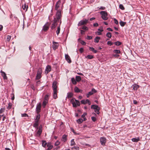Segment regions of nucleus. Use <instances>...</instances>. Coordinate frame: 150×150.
<instances>
[{
    "instance_id": "1",
    "label": "nucleus",
    "mask_w": 150,
    "mask_h": 150,
    "mask_svg": "<svg viewBox=\"0 0 150 150\" xmlns=\"http://www.w3.org/2000/svg\"><path fill=\"white\" fill-rule=\"evenodd\" d=\"M71 103L72 104L73 106L74 107H77L80 105L79 101L73 98L71 99L70 100Z\"/></svg>"
},
{
    "instance_id": "2",
    "label": "nucleus",
    "mask_w": 150,
    "mask_h": 150,
    "mask_svg": "<svg viewBox=\"0 0 150 150\" xmlns=\"http://www.w3.org/2000/svg\"><path fill=\"white\" fill-rule=\"evenodd\" d=\"M61 17L62 15L61 11L60 10H57V11L56 14V17L54 18H55L56 20L58 21H59L60 20H61ZM61 23V21H60V25Z\"/></svg>"
},
{
    "instance_id": "3",
    "label": "nucleus",
    "mask_w": 150,
    "mask_h": 150,
    "mask_svg": "<svg viewBox=\"0 0 150 150\" xmlns=\"http://www.w3.org/2000/svg\"><path fill=\"white\" fill-rule=\"evenodd\" d=\"M100 14L101 15V18L104 20H107L108 18L107 17L108 13L105 11H101L100 12Z\"/></svg>"
},
{
    "instance_id": "4",
    "label": "nucleus",
    "mask_w": 150,
    "mask_h": 150,
    "mask_svg": "<svg viewBox=\"0 0 150 150\" xmlns=\"http://www.w3.org/2000/svg\"><path fill=\"white\" fill-rule=\"evenodd\" d=\"M88 22V20L85 19L84 20H81L80 21L78 24V26H80L86 24Z\"/></svg>"
},
{
    "instance_id": "5",
    "label": "nucleus",
    "mask_w": 150,
    "mask_h": 150,
    "mask_svg": "<svg viewBox=\"0 0 150 150\" xmlns=\"http://www.w3.org/2000/svg\"><path fill=\"white\" fill-rule=\"evenodd\" d=\"M59 21L56 20L55 18H54L53 22L51 26V28L52 29V30L56 27L57 24V22H58Z\"/></svg>"
},
{
    "instance_id": "6",
    "label": "nucleus",
    "mask_w": 150,
    "mask_h": 150,
    "mask_svg": "<svg viewBox=\"0 0 150 150\" xmlns=\"http://www.w3.org/2000/svg\"><path fill=\"white\" fill-rule=\"evenodd\" d=\"M96 92V91L94 88L92 89L91 91L89 92L87 94V97L88 98L90 96L93 95L94 93Z\"/></svg>"
},
{
    "instance_id": "7",
    "label": "nucleus",
    "mask_w": 150,
    "mask_h": 150,
    "mask_svg": "<svg viewBox=\"0 0 150 150\" xmlns=\"http://www.w3.org/2000/svg\"><path fill=\"white\" fill-rule=\"evenodd\" d=\"M101 144L103 145H104L106 142V139L104 137H101L100 139Z\"/></svg>"
},
{
    "instance_id": "8",
    "label": "nucleus",
    "mask_w": 150,
    "mask_h": 150,
    "mask_svg": "<svg viewBox=\"0 0 150 150\" xmlns=\"http://www.w3.org/2000/svg\"><path fill=\"white\" fill-rule=\"evenodd\" d=\"M50 24H48V23H47L46 24L43 26L42 30L45 31L47 30L49 28Z\"/></svg>"
},
{
    "instance_id": "9",
    "label": "nucleus",
    "mask_w": 150,
    "mask_h": 150,
    "mask_svg": "<svg viewBox=\"0 0 150 150\" xmlns=\"http://www.w3.org/2000/svg\"><path fill=\"white\" fill-rule=\"evenodd\" d=\"M41 108V104L40 103H38L37 105L36 110L37 113H39L40 112Z\"/></svg>"
},
{
    "instance_id": "10",
    "label": "nucleus",
    "mask_w": 150,
    "mask_h": 150,
    "mask_svg": "<svg viewBox=\"0 0 150 150\" xmlns=\"http://www.w3.org/2000/svg\"><path fill=\"white\" fill-rule=\"evenodd\" d=\"M52 48L54 50H55L57 49L59 46L58 42H53Z\"/></svg>"
},
{
    "instance_id": "11",
    "label": "nucleus",
    "mask_w": 150,
    "mask_h": 150,
    "mask_svg": "<svg viewBox=\"0 0 150 150\" xmlns=\"http://www.w3.org/2000/svg\"><path fill=\"white\" fill-rule=\"evenodd\" d=\"M51 70V68L50 66L48 65L47 66L46 68L45 69V74H47L49 72H50Z\"/></svg>"
},
{
    "instance_id": "12",
    "label": "nucleus",
    "mask_w": 150,
    "mask_h": 150,
    "mask_svg": "<svg viewBox=\"0 0 150 150\" xmlns=\"http://www.w3.org/2000/svg\"><path fill=\"white\" fill-rule=\"evenodd\" d=\"M57 82L56 81H54L53 82L52 87L53 91H57Z\"/></svg>"
},
{
    "instance_id": "13",
    "label": "nucleus",
    "mask_w": 150,
    "mask_h": 150,
    "mask_svg": "<svg viewBox=\"0 0 150 150\" xmlns=\"http://www.w3.org/2000/svg\"><path fill=\"white\" fill-rule=\"evenodd\" d=\"M65 58L66 60L69 63H71V62L69 56L68 54H65Z\"/></svg>"
},
{
    "instance_id": "14",
    "label": "nucleus",
    "mask_w": 150,
    "mask_h": 150,
    "mask_svg": "<svg viewBox=\"0 0 150 150\" xmlns=\"http://www.w3.org/2000/svg\"><path fill=\"white\" fill-rule=\"evenodd\" d=\"M61 3L60 0H59L56 3L55 5V9L56 10H58V9Z\"/></svg>"
},
{
    "instance_id": "15",
    "label": "nucleus",
    "mask_w": 150,
    "mask_h": 150,
    "mask_svg": "<svg viewBox=\"0 0 150 150\" xmlns=\"http://www.w3.org/2000/svg\"><path fill=\"white\" fill-rule=\"evenodd\" d=\"M74 90L75 92L76 93H81L83 91L82 90L79 89L77 86L74 87Z\"/></svg>"
},
{
    "instance_id": "16",
    "label": "nucleus",
    "mask_w": 150,
    "mask_h": 150,
    "mask_svg": "<svg viewBox=\"0 0 150 150\" xmlns=\"http://www.w3.org/2000/svg\"><path fill=\"white\" fill-rule=\"evenodd\" d=\"M0 72L1 73V75L3 77V78L4 79H7V77L6 76V74L2 70H1L0 71Z\"/></svg>"
},
{
    "instance_id": "17",
    "label": "nucleus",
    "mask_w": 150,
    "mask_h": 150,
    "mask_svg": "<svg viewBox=\"0 0 150 150\" xmlns=\"http://www.w3.org/2000/svg\"><path fill=\"white\" fill-rule=\"evenodd\" d=\"M132 87H133V88L134 90H136L139 87V86L134 84L132 85Z\"/></svg>"
},
{
    "instance_id": "18",
    "label": "nucleus",
    "mask_w": 150,
    "mask_h": 150,
    "mask_svg": "<svg viewBox=\"0 0 150 150\" xmlns=\"http://www.w3.org/2000/svg\"><path fill=\"white\" fill-rule=\"evenodd\" d=\"M47 146L48 147V148L47 149L48 150H50L53 147V145H52L51 144V143L50 142L48 143L47 144Z\"/></svg>"
},
{
    "instance_id": "19",
    "label": "nucleus",
    "mask_w": 150,
    "mask_h": 150,
    "mask_svg": "<svg viewBox=\"0 0 150 150\" xmlns=\"http://www.w3.org/2000/svg\"><path fill=\"white\" fill-rule=\"evenodd\" d=\"M42 132V129H39L38 131L37 132L36 134V136L38 137L40 136Z\"/></svg>"
},
{
    "instance_id": "20",
    "label": "nucleus",
    "mask_w": 150,
    "mask_h": 150,
    "mask_svg": "<svg viewBox=\"0 0 150 150\" xmlns=\"http://www.w3.org/2000/svg\"><path fill=\"white\" fill-rule=\"evenodd\" d=\"M41 142L42 144V146L44 147H45L47 144L46 141L45 140H42L41 141Z\"/></svg>"
},
{
    "instance_id": "21",
    "label": "nucleus",
    "mask_w": 150,
    "mask_h": 150,
    "mask_svg": "<svg viewBox=\"0 0 150 150\" xmlns=\"http://www.w3.org/2000/svg\"><path fill=\"white\" fill-rule=\"evenodd\" d=\"M73 95L72 93L71 92H69L67 93V98H70L73 96Z\"/></svg>"
},
{
    "instance_id": "22",
    "label": "nucleus",
    "mask_w": 150,
    "mask_h": 150,
    "mask_svg": "<svg viewBox=\"0 0 150 150\" xmlns=\"http://www.w3.org/2000/svg\"><path fill=\"white\" fill-rule=\"evenodd\" d=\"M91 108L92 109H93L95 110L100 108L98 106V105H92L91 106Z\"/></svg>"
},
{
    "instance_id": "23",
    "label": "nucleus",
    "mask_w": 150,
    "mask_h": 150,
    "mask_svg": "<svg viewBox=\"0 0 150 150\" xmlns=\"http://www.w3.org/2000/svg\"><path fill=\"white\" fill-rule=\"evenodd\" d=\"M53 91V98L54 99L57 98V91Z\"/></svg>"
},
{
    "instance_id": "24",
    "label": "nucleus",
    "mask_w": 150,
    "mask_h": 150,
    "mask_svg": "<svg viewBox=\"0 0 150 150\" xmlns=\"http://www.w3.org/2000/svg\"><path fill=\"white\" fill-rule=\"evenodd\" d=\"M22 8L23 10H25V11H26L27 10L28 8V6L25 3L23 6Z\"/></svg>"
},
{
    "instance_id": "25",
    "label": "nucleus",
    "mask_w": 150,
    "mask_h": 150,
    "mask_svg": "<svg viewBox=\"0 0 150 150\" xmlns=\"http://www.w3.org/2000/svg\"><path fill=\"white\" fill-rule=\"evenodd\" d=\"M38 122H35V123H34L33 125V126L34 127H35V128L38 129Z\"/></svg>"
},
{
    "instance_id": "26",
    "label": "nucleus",
    "mask_w": 150,
    "mask_h": 150,
    "mask_svg": "<svg viewBox=\"0 0 150 150\" xmlns=\"http://www.w3.org/2000/svg\"><path fill=\"white\" fill-rule=\"evenodd\" d=\"M40 117V115L38 114L37 115L36 118L35 120V122H38Z\"/></svg>"
},
{
    "instance_id": "27",
    "label": "nucleus",
    "mask_w": 150,
    "mask_h": 150,
    "mask_svg": "<svg viewBox=\"0 0 150 150\" xmlns=\"http://www.w3.org/2000/svg\"><path fill=\"white\" fill-rule=\"evenodd\" d=\"M62 141L64 142L66 141L67 140V135L65 134H64L62 137Z\"/></svg>"
},
{
    "instance_id": "28",
    "label": "nucleus",
    "mask_w": 150,
    "mask_h": 150,
    "mask_svg": "<svg viewBox=\"0 0 150 150\" xmlns=\"http://www.w3.org/2000/svg\"><path fill=\"white\" fill-rule=\"evenodd\" d=\"M100 39V38L99 37H96L94 39V42L97 43H98Z\"/></svg>"
},
{
    "instance_id": "29",
    "label": "nucleus",
    "mask_w": 150,
    "mask_h": 150,
    "mask_svg": "<svg viewBox=\"0 0 150 150\" xmlns=\"http://www.w3.org/2000/svg\"><path fill=\"white\" fill-rule=\"evenodd\" d=\"M89 50H90L93 52L95 53H96L97 52V51L96 50H95L94 49L93 47H89Z\"/></svg>"
},
{
    "instance_id": "30",
    "label": "nucleus",
    "mask_w": 150,
    "mask_h": 150,
    "mask_svg": "<svg viewBox=\"0 0 150 150\" xmlns=\"http://www.w3.org/2000/svg\"><path fill=\"white\" fill-rule=\"evenodd\" d=\"M76 80L77 82H79L81 80V76H76Z\"/></svg>"
},
{
    "instance_id": "31",
    "label": "nucleus",
    "mask_w": 150,
    "mask_h": 150,
    "mask_svg": "<svg viewBox=\"0 0 150 150\" xmlns=\"http://www.w3.org/2000/svg\"><path fill=\"white\" fill-rule=\"evenodd\" d=\"M41 74H37V75L35 79L36 80H39L41 77Z\"/></svg>"
},
{
    "instance_id": "32",
    "label": "nucleus",
    "mask_w": 150,
    "mask_h": 150,
    "mask_svg": "<svg viewBox=\"0 0 150 150\" xmlns=\"http://www.w3.org/2000/svg\"><path fill=\"white\" fill-rule=\"evenodd\" d=\"M132 140L133 142H137L139 140V138H133L132 139Z\"/></svg>"
},
{
    "instance_id": "33",
    "label": "nucleus",
    "mask_w": 150,
    "mask_h": 150,
    "mask_svg": "<svg viewBox=\"0 0 150 150\" xmlns=\"http://www.w3.org/2000/svg\"><path fill=\"white\" fill-rule=\"evenodd\" d=\"M86 58L89 59H92L94 58V56L92 55H88L86 57Z\"/></svg>"
},
{
    "instance_id": "34",
    "label": "nucleus",
    "mask_w": 150,
    "mask_h": 150,
    "mask_svg": "<svg viewBox=\"0 0 150 150\" xmlns=\"http://www.w3.org/2000/svg\"><path fill=\"white\" fill-rule=\"evenodd\" d=\"M71 81L73 84H76V81L74 78H71Z\"/></svg>"
},
{
    "instance_id": "35",
    "label": "nucleus",
    "mask_w": 150,
    "mask_h": 150,
    "mask_svg": "<svg viewBox=\"0 0 150 150\" xmlns=\"http://www.w3.org/2000/svg\"><path fill=\"white\" fill-rule=\"evenodd\" d=\"M60 25L58 27L57 29V30L56 31V33L57 35H58L60 33Z\"/></svg>"
},
{
    "instance_id": "36",
    "label": "nucleus",
    "mask_w": 150,
    "mask_h": 150,
    "mask_svg": "<svg viewBox=\"0 0 150 150\" xmlns=\"http://www.w3.org/2000/svg\"><path fill=\"white\" fill-rule=\"evenodd\" d=\"M83 121V120L81 118H80L77 120V122L79 124L81 123Z\"/></svg>"
},
{
    "instance_id": "37",
    "label": "nucleus",
    "mask_w": 150,
    "mask_h": 150,
    "mask_svg": "<svg viewBox=\"0 0 150 150\" xmlns=\"http://www.w3.org/2000/svg\"><path fill=\"white\" fill-rule=\"evenodd\" d=\"M126 22H123L122 21H121L120 22V25L122 27L124 26L126 24Z\"/></svg>"
},
{
    "instance_id": "38",
    "label": "nucleus",
    "mask_w": 150,
    "mask_h": 150,
    "mask_svg": "<svg viewBox=\"0 0 150 150\" xmlns=\"http://www.w3.org/2000/svg\"><path fill=\"white\" fill-rule=\"evenodd\" d=\"M12 103H11L10 102L8 104V106L7 108V109H8V110H9V109H10L11 108V107H12Z\"/></svg>"
},
{
    "instance_id": "39",
    "label": "nucleus",
    "mask_w": 150,
    "mask_h": 150,
    "mask_svg": "<svg viewBox=\"0 0 150 150\" xmlns=\"http://www.w3.org/2000/svg\"><path fill=\"white\" fill-rule=\"evenodd\" d=\"M106 36L108 38H110L112 37L111 33L110 32H108L106 34Z\"/></svg>"
},
{
    "instance_id": "40",
    "label": "nucleus",
    "mask_w": 150,
    "mask_h": 150,
    "mask_svg": "<svg viewBox=\"0 0 150 150\" xmlns=\"http://www.w3.org/2000/svg\"><path fill=\"white\" fill-rule=\"evenodd\" d=\"M114 44L115 45L117 46H119L121 44V43L119 41H117V42H115L114 43Z\"/></svg>"
},
{
    "instance_id": "41",
    "label": "nucleus",
    "mask_w": 150,
    "mask_h": 150,
    "mask_svg": "<svg viewBox=\"0 0 150 150\" xmlns=\"http://www.w3.org/2000/svg\"><path fill=\"white\" fill-rule=\"evenodd\" d=\"M47 102H48V101H45L44 100H43V102L42 103V105L44 108H45V107L47 103Z\"/></svg>"
},
{
    "instance_id": "42",
    "label": "nucleus",
    "mask_w": 150,
    "mask_h": 150,
    "mask_svg": "<svg viewBox=\"0 0 150 150\" xmlns=\"http://www.w3.org/2000/svg\"><path fill=\"white\" fill-rule=\"evenodd\" d=\"M48 99H49L48 95H46L45 96V97L44 98V100L48 101Z\"/></svg>"
},
{
    "instance_id": "43",
    "label": "nucleus",
    "mask_w": 150,
    "mask_h": 150,
    "mask_svg": "<svg viewBox=\"0 0 150 150\" xmlns=\"http://www.w3.org/2000/svg\"><path fill=\"white\" fill-rule=\"evenodd\" d=\"M113 52L117 54L120 53V51L119 50H113Z\"/></svg>"
},
{
    "instance_id": "44",
    "label": "nucleus",
    "mask_w": 150,
    "mask_h": 150,
    "mask_svg": "<svg viewBox=\"0 0 150 150\" xmlns=\"http://www.w3.org/2000/svg\"><path fill=\"white\" fill-rule=\"evenodd\" d=\"M42 72V69H39L38 70L37 74H41Z\"/></svg>"
},
{
    "instance_id": "45",
    "label": "nucleus",
    "mask_w": 150,
    "mask_h": 150,
    "mask_svg": "<svg viewBox=\"0 0 150 150\" xmlns=\"http://www.w3.org/2000/svg\"><path fill=\"white\" fill-rule=\"evenodd\" d=\"M5 109V108H1L0 110V114H1L3 112H4Z\"/></svg>"
},
{
    "instance_id": "46",
    "label": "nucleus",
    "mask_w": 150,
    "mask_h": 150,
    "mask_svg": "<svg viewBox=\"0 0 150 150\" xmlns=\"http://www.w3.org/2000/svg\"><path fill=\"white\" fill-rule=\"evenodd\" d=\"M119 8L122 10H124L125 9V8L123 6L122 4H120L119 5Z\"/></svg>"
},
{
    "instance_id": "47",
    "label": "nucleus",
    "mask_w": 150,
    "mask_h": 150,
    "mask_svg": "<svg viewBox=\"0 0 150 150\" xmlns=\"http://www.w3.org/2000/svg\"><path fill=\"white\" fill-rule=\"evenodd\" d=\"M100 108L95 110H94L95 112L97 114H99V110Z\"/></svg>"
},
{
    "instance_id": "48",
    "label": "nucleus",
    "mask_w": 150,
    "mask_h": 150,
    "mask_svg": "<svg viewBox=\"0 0 150 150\" xmlns=\"http://www.w3.org/2000/svg\"><path fill=\"white\" fill-rule=\"evenodd\" d=\"M88 103L89 105H90L91 104V102L88 99H86L85 100V104Z\"/></svg>"
},
{
    "instance_id": "49",
    "label": "nucleus",
    "mask_w": 150,
    "mask_h": 150,
    "mask_svg": "<svg viewBox=\"0 0 150 150\" xmlns=\"http://www.w3.org/2000/svg\"><path fill=\"white\" fill-rule=\"evenodd\" d=\"M11 36L10 35H8L6 39V41L9 42L11 38Z\"/></svg>"
},
{
    "instance_id": "50",
    "label": "nucleus",
    "mask_w": 150,
    "mask_h": 150,
    "mask_svg": "<svg viewBox=\"0 0 150 150\" xmlns=\"http://www.w3.org/2000/svg\"><path fill=\"white\" fill-rule=\"evenodd\" d=\"M75 142H74V139H72L71 141V146H73L75 144Z\"/></svg>"
},
{
    "instance_id": "51",
    "label": "nucleus",
    "mask_w": 150,
    "mask_h": 150,
    "mask_svg": "<svg viewBox=\"0 0 150 150\" xmlns=\"http://www.w3.org/2000/svg\"><path fill=\"white\" fill-rule=\"evenodd\" d=\"M107 45H108L111 46L113 45V43L110 41H108L107 42Z\"/></svg>"
},
{
    "instance_id": "52",
    "label": "nucleus",
    "mask_w": 150,
    "mask_h": 150,
    "mask_svg": "<svg viewBox=\"0 0 150 150\" xmlns=\"http://www.w3.org/2000/svg\"><path fill=\"white\" fill-rule=\"evenodd\" d=\"M21 116L22 117H28V115L26 113L22 114H21Z\"/></svg>"
},
{
    "instance_id": "53",
    "label": "nucleus",
    "mask_w": 150,
    "mask_h": 150,
    "mask_svg": "<svg viewBox=\"0 0 150 150\" xmlns=\"http://www.w3.org/2000/svg\"><path fill=\"white\" fill-rule=\"evenodd\" d=\"M82 28L83 29V30H88V28L86 26H83Z\"/></svg>"
},
{
    "instance_id": "54",
    "label": "nucleus",
    "mask_w": 150,
    "mask_h": 150,
    "mask_svg": "<svg viewBox=\"0 0 150 150\" xmlns=\"http://www.w3.org/2000/svg\"><path fill=\"white\" fill-rule=\"evenodd\" d=\"M60 142L58 141H57L55 143L54 145L56 146L60 144Z\"/></svg>"
},
{
    "instance_id": "55",
    "label": "nucleus",
    "mask_w": 150,
    "mask_h": 150,
    "mask_svg": "<svg viewBox=\"0 0 150 150\" xmlns=\"http://www.w3.org/2000/svg\"><path fill=\"white\" fill-rule=\"evenodd\" d=\"M80 43L81 44L83 45H86V42L83 40H81Z\"/></svg>"
},
{
    "instance_id": "56",
    "label": "nucleus",
    "mask_w": 150,
    "mask_h": 150,
    "mask_svg": "<svg viewBox=\"0 0 150 150\" xmlns=\"http://www.w3.org/2000/svg\"><path fill=\"white\" fill-rule=\"evenodd\" d=\"M91 118L92 121L94 122L96 121V117H92Z\"/></svg>"
},
{
    "instance_id": "57",
    "label": "nucleus",
    "mask_w": 150,
    "mask_h": 150,
    "mask_svg": "<svg viewBox=\"0 0 150 150\" xmlns=\"http://www.w3.org/2000/svg\"><path fill=\"white\" fill-rule=\"evenodd\" d=\"M92 36L88 35L87 37V39L88 40H91L92 39Z\"/></svg>"
},
{
    "instance_id": "58",
    "label": "nucleus",
    "mask_w": 150,
    "mask_h": 150,
    "mask_svg": "<svg viewBox=\"0 0 150 150\" xmlns=\"http://www.w3.org/2000/svg\"><path fill=\"white\" fill-rule=\"evenodd\" d=\"M103 27H101L100 28H99L98 30L100 32H102L103 31Z\"/></svg>"
},
{
    "instance_id": "59",
    "label": "nucleus",
    "mask_w": 150,
    "mask_h": 150,
    "mask_svg": "<svg viewBox=\"0 0 150 150\" xmlns=\"http://www.w3.org/2000/svg\"><path fill=\"white\" fill-rule=\"evenodd\" d=\"M114 21L115 23L116 24H118V22L116 19L114 18Z\"/></svg>"
},
{
    "instance_id": "60",
    "label": "nucleus",
    "mask_w": 150,
    "mask_h": 150,
    "mask_svg": "<svg viewBox=\"0 0 150 150\" xmlns=\"http://www.w3.org/2000/svg\"><path fill=\"white\" fill-rule=\"evenodd\" d=\"M87 113H84L82 115L81 117L83 118H84V117H85V116L86 115Z\"/></svg>"
},
{
    "instance_id": "61",
    "label": "nucleus",
    "mask_w": 150,
    "mask_h": 150,
    "mask_svg": "<svg viewBox=\"0 0 150 150\" xmlns=\"http://www.w3.org/2000/svg\"><path fill=\"white\" fill-rule=\"evenodd\" d=\"M74 148L76 150H79V148L78 146H74V147L72 148V149Z\"/></svg>"
},
{
    "instance_id": "62",
    "label": "nucleus",
    "mask_w": 150,
    "mask_h": 150,
    "mask_svg": "<svg viewBox=\"0 0 150 150\" xmlns=\"http://www.w3.org/2000/svg\"><path fill=\"white\" fill-rule=\"evenodd\" d=\"M81 103L83 104H85V100H83L81 101Z\"/></svg>"
},
{
    "instance_id": "63",
    "label": "nucleus",
    "mask_w": 150,
    "mask_h": 150,
    "mask_svg": "<svg viewBox=\"0 0 150 150\" xmlns=\"http://www.w3.org/2000/svg\"><path fill=\"white\" fill-rule=\"evenodd\" d=\"M105 9V7H101L99 8V9L100 10H104Z\"/></svg>"
},
{
    "instance_id": "64",
    "label": "nucleus",
    "mask_w": 150,
    "mask_h": 150,
    "mask_svg": "<svg viewBox=\"0 0 150 150\" xmlns=\"http://www.w3.org/2000/svg\"><path fill=\"white\" fill-rule=\"evenodd\" d=\"M79 51L81 53H82L83 51V49L82 48H81L79 49Z\"/></svg>"
}]
</instances>
